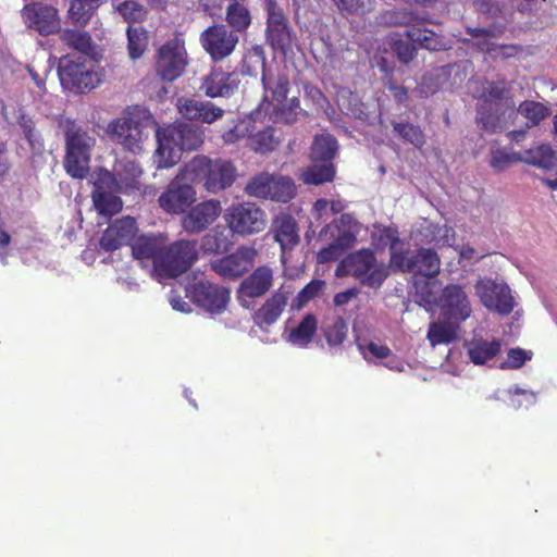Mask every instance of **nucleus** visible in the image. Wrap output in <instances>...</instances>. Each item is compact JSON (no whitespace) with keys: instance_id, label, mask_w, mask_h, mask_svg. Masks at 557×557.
<instances>
[{"instance_id":"nucleus-1","label":"nucleus","mask_w":557,"mask_h":557,"mask_svg":"<svg viewBox=\"0 0 557 557\" xmlns=\"http://www.w3.org/2000/svg\"><path fill=\"white\" fill-rule=\"evenodd\" d=\"M186 129L182 124L162 128L148 110L136 106L126 109L120 117L109 123L106 134L116 139H143L150 136L154 139H185Z\"/></svg>"},{"instance_id":"nucleus-2","label":"nucleus","mask_w":557,"mask_h":557,"mask_svg":"<svg viewBox=\"0 0 557 557\" xmlns=\"http://www.w3.org/2000/svg\"><path fill=\"white\" fill-rule=\"evenodd\" d=\"M385 237L389 243V268L393 271L412 273L423 277H435L441 271V259L432 248H420L416 251L398 249L400 244L397 231L386 228Z\"/></svg>"},{"instance_id":"nucleus-3","label":"nucleus","mask_w":557,"mask_h":557,"mask_svg":"<svg viewBox=\"0 0 557 557\" xmlns=\"http://www.w3.org/2000/svg\"><path fill=\"white\" fill-rule=\"evenodd\" d=\"M338 275L351 276L363 287L379 289L383 282L389 275L384 263L379 262L373 251L370 249H360L349 253L336 268Z\"/></svg>"},{"instance_id":"nucleus-4","label":"nucleus","mask_w":557,"mask_h":557,"mask_svg":"<svg viewBox=\"0 0 557 557\" xmlns=\"http://www.w3.org/2000/svg\"><path fill=\"white\" fill-rule=\"evenodd\" d=\"M198 260L197 240L180 239L152 259L153 272L160 278H176L186 273Z\"/></svg>"},{"instance_id":"nucleus-5","label":"nucleus","mask_w":557,"mask_h":557,"mask_svg":"<svg viewBox=\"0 0 557 557\" xmlns=\"http://www.w3.org/2000/svg\"><path fill=\"white\" fill-rule=\"evenodd\" d=\"M527 163L550 171L557 165V151L547 144H541L524 151H515L510 148H494L491 151V168L495 171H503L515 163Z\"/></svg>"},{"instance_id":"nucleus-6","label":"nucleus","mask_w":557,"mask_h":557,"mask_svg":"<svg viewBox=\"0 0 557 557\" xmlns=\"http://www.w3.org/2000/svg\"><path fill=\"white\" fill-rule=\"evenodd\" d=\"M422 300L426 305H436L440 308L441 318L451 319L454 321H466L471 317V302L462 286L459 284H447L441 290L438 298L429 289V284H424Z\"/></svg>"},{"instance_id":"nucleus-7","label":"nucleus","mask_w":557,"mask_h":557,"mask_svg":"<svg viewBox=\"0 0 557 557\" xmlns=\"http://www.w3.org/2000/svg\"><path fill=\"white\" fill-rule=\"evenodd\" d=\"M224 222L231 233L247 237L259 234L265 230L267 216L257 203L252 201H244L233 203L224 213Z\"/></svg>"},{"instance_id":"nucleus-8","label":"nucleus","mask_w":557,"mask_h":557,"mask_svg":"<svg viewBox=\"0 0 557 557\" xmlns=\"http://www.w3.org/2000/svg\"><path fill=\"white\" fill-rule=\"evenodd\" d=\"M186 297L209 314H221L231 301V290L207 280L196 281L186 287Z\"/></svg>"},{"instance_id":"nucleus-9","label":"nucleus","mask_w":557,"mask_h":557,"mask_svg":"<svg viewBox=\"0 0 557 557\" xmlns=\"http://www.w3.org/2000/svg\"><path fill=\"white\" fill-rule=\"evenodd\" d=\"M189 171L203 174V188L216 194L232 186L235 182V166L228 161L196 158L189 164Z\"/></svg>"},{"instance_id":"nucleus-10","label":"nucleus","mask_w":557,"mask_h":557,"mask_svg":"<svg viewBox=\"0 0 557 557\" xmlns=\"http://www.w3.org/2000/svg\"><path fill=\"white\" fill-rule=\"evenodd\" d=\"M188 64L185 42L180 37L169 39L157 53L156 71L161 79L174 82L183 75Z\"/></svg>"},{"instance_id":"nucleus-11","label":"nucleus","mask_w":557,"mask_h":557,"mask_svg":"<svg viewBox=\"0 0 557 557\" xmlns=\"http://www.w3.org/2000/svg\"><path fill=\"white\" fill-rule=\"evenodd\" d=\"M258 258V249L253 245H240L224 257L210 262V269L224 280H238L252 268Z\"/></svg>"},{"instance_id":"nucleus-12","label":"nucleus","mask_w":557,"mask_h":557,"mask_svg":"<svg viewBox=\"0 0 557 557\" xmlns=\"http://www.w3.org/2000/svg\"><path fill=\"white\" fill-rule=\"evenodd\" d=\"M238 40V35L224 24H213L203 29L199 36L201 47L215 62L231 55Z\"/></svg>"},{"instance_id":"nucleus-13","label":"nucleus","mask_w":557,"mask_h":557,"mask_svg":"<svg viewBox=\"0 0 557 557\" xmlns=\"http://www.w3.org/2000/svg\"><path fill=\"white\" fill-rule=\"evenodd\" d=\"M58 73L62 86L76 92L94 89L100 83V75L97 72L71 57L61 58Z\"/></svg>"},{"instance_id":"nucleus-14","label":"nucleus","mask_w":557,"mask_h":557,"mask_svg":"<svg viewBox=\"0 0 557 557\" xmlns=\"http://www.w3.org/2000/svg\"><path fill=\"white\" fill-rule=\"evenodd\" d=\"M117 190L120 186L112 173L108 171L99 173L92 190V205L99 214L111 218L121 211L123 202L116 195Z\"/></svg>"},{"instance_id":"nucleus-15","label":"nucleus","mask_w":557,"mask_h":557,"mask_svg":"<svg viewBox=\"0 0 557 557\" xmlns=\"http://www.w3.org/2000/svg\"><path fill=\"white\" fill-rule=\"evenodd\" d=\"M273 285L272 269L260 265L238 284L237 301L244 309H250L256 299L263 297Z\"/></svg>"},{"instance_id":"nucleus-16","label":"nucleus","mask_w":557,"mask_h":557,"mask_svg":"<svg viewBox=\"0 0 557 557\" xmlns=\"http://www.w3.org/2000/svg\"><path fill=\"white\" fill-rule=\"evenodd\" d=\"M25 24L38 32L41 36H48L61 30V20L58 10L42 2L26 4L22 10Z\"/></svg>"},{"instance_id":"nucleus-17","label":"nucleus","mask_w":557,"mask_h":557,"mask_svg":"<svg viewBox=\"0 0 557 557\" xmlns=\"http://www.w3.org/2000/svg\"><path fill=\"white\" fill-rule=\"evenodd\" d=\"M221 202L216 199L203 200L187 210L181 219V226L187 234L205 232L221 216Z\"/></svg>"},{"instance_id":"nucleus-18","label":"nucleus","mask_w":557,"mask_h":557,"mask_svg":"<svg viewBox=\"0 0 557 557\" xmlns=\"http://www.w3.org/2000/svg\"><path fill=\"white\" fill-rule=\"evenodd\" d=\"M476 294L484 308L502 315L511 313L515 308L511 290L504 284H498L492 280L480 281L476 284Z\"/></svg>"},{"instance_id":"nucleus-19","label":"nucleus","mask_w":557,"mask_h":557,"mask_svg":"<svg viewBox=\"0 0 557 557\" xmlns=\"http://www.w3.org/2000/svg\"><path fill=\"white\" fill-rule=\"evenodd\" d=\"M136 220L132 216H122L107 226L102 233L99 246L106 252H114L122 246H127L137 237Z\"/></svg>"},{"instance_id":"nucleus-20","label":"nucleus","mask_w":557,"mask_h":557,"mask_svg":"<svg viewBox=\"0 0 557 557\" xmlns=\"http://www.w3.org/2000/svg\"><path fill=\"white\" fill-rule=\"evenodd\" d=\"M195 200L194 187L186 183L172 181L165 191L159 196V206L170 214H182Z\"/></svg>"},{"instance_id":"nucleus-21","label":"nucleus","mask_w":557,"mask_h":557,"mask_svg":"<svg viewBox=\"0 0 557 557\" xmlns=\"http://www.w3.org/2000/svg\"><path fill=\"white\" fill-rule=\"evenodd\" d=\"M89 149L87 141H67L64 168L72 178L83 180L89 173Z\"/></svg>"},{"instance_id":"nucleus-22","label":"nucleus","mask_w":557,"mask_h":557,"mask_svg":"<svg viewBox=\"0 0 557 557\" xmlns=\"http://www.w3.org/2000/svg\"><path fill=\"white\" fill-rule=\"evenodd\" d=\"M288 304V293L277 289L272 293L269 299H265L260 309L253 313V323L260 329H268L274 324L282 315Z\"/></svg>"},{"instance_id":"nucleus-23","label":"nucleus","mask_w":557,"mask_h":557,"mask_svg":"<svg viewBox=\"0 0 557 557\" xmlns=\"http://www.w3.org/2000/svg\"><path fill=\"white\" fill-rule=\"evenodd\" d=\"M178 110L188 120L213 123L223 116L224 111L210 101L183 98L178 100Z\"/></svg>"},{"instance_id":"nucleus-24","label":"nucleus","mask_w":557,"mask_h":557,"mask_svg":"<svg viewBox=\"0 0 557 557\" xmlns=\"http://www.w3.org/2000/svg\"><path fill=\"white\" fill-rule=\"evenodd\" d=\"M238 87V82L230 73L221 70H212L208 75L203 76L200 90L207 97H228Z\"/></svg>"},{"instance_id":"nucleus-25","label":"nucleus","mask_w":557,"mask_h":557,"mask_svg":"<svg viewBox=\"0 0 557 557\" xmlns=\"http://www.w3.org/2000/svg\"><path fill=\"white\" fill-rule=\"evenodd\" d=\"M261 82L265 91L263 101H268L269 92L272 97V107L282 104L286 101L287 94L289 91V82L282 71L278 69H269L268 72L263 73Z\"/></svg>"},{"instance_id":"nucleus-26","label":"nucleus","mask_w":557,"mask_h":557,"mask_svg":"<svg viewBox=\"0 0 557 557\" xmlns=\"http://www.w3.org/2000/svg\"><path fill=\"white\" fill-rule=\"evenodd\" d=\"M272 234L284 252L295 248L299 243L296 220L289 214H281L272 221Z\"/></svg>"},{"instance_id":"nucleus-27","label":"nucleus","mask_w":557,"mask_h":557,"mask_svg":"<svg viewBox=\"0 0 557 557\" xmlns=\"http://www.w3.org/2000/svg\"><path fill=\"white\" fill-rule=\"evenodd\" d=\"M132 246L133 258L137 260H152L166 249V236L159 235H139L128 244Z\"/></svg>"},{"instance_id":"nucleus-28","label":"nucleus","mask_w":557,"mask_h":557,"mask_svg":"<svg viewBox=\"0 0 557 557\" xmlns=\"http://www.w3.org/2000/svg\"><path fill=\"white\" fill-rule=\"evenodd\" d=\"M233 139H273L274 129L253 115L239 121L232 129Z\"/></svg>"},{"instance_id":"nucleus-29","label":"nucleus","mask_w":557,"mask_h":557,"mask_svg":"<svg viewBox=\"0 0 557 557\" xmlns=\"http://www.w3.org/2000/svg\"><path fill=\"white\" fill-rule=\"evenodd\" d=\"M465 321L443 319L431 322L428 326L426 339L431 347L449 345L458 338L459 325Z\"/></svg>"},{"instance_id":"nucleus-30","label":"nucleus","mask_w":557,"mask_h":557,"mask_svg":"<svg viewBox=\"0 0 557 557\" xmlns=\"http://www.w3.org/2000/svg\"><path fill=\"white\" fill-rule=\"evenodd\" d=\"M203 141H157L156 162L159 169L173 168L180 160L184 149H197L199 144Z\"/></svg>"},{"instance_id":"nucleus-31","label":"nucleus","mask_w":557,"mask_h":557,"mask_svg":"<svg viewBox=\"0 0 557 557\" xmlns=\"http://www.w3.org/2000/svg\"><path fill=\"white\" fill-rule=\"evenodd\" d=\"M465 348H467L468 358L473 364H484L499 354L502 342L498 338L490 342L483 338H471L465 343Z\"/></svg>"},{"instance_id":"nucleus-32","label":"nucleus","mask_w":557,"mask_h":557,"mask_svg":"<svg viewBox=\"0 0 557 557\" xmlns=\"http://www.w3.org/2000/svg\"><path fill=\"white\" fill-rule=\"evenodd\" d=\"M480 97L483 99L482 104L491 103L495 106L496 111L515 109L516 107L512 97L503 82H485Z\"/></svg>"},{"instance_id":"nucleus-33","label":"nucleus","mask_w":557,"mask_h":557,"mask_svg":"<svg viewBox=\"0 0 557 557\" xmlns=\"http://www.w3.org/2000/svg\"><path fill=\"white\" fill-rule=\"evenodd\" d=\"M507 113H509V115L513 114L515 109H504L502 111H496L495 106L491 103L481 104L478 109L476 121L483 129L497 133L506 127Z\"/></svg>"},{"instance_id":"nucleus-34","label":"nucleus","mask_w":557,"mask_h":557,"mask_svg":"<svg viewBox=\"0 0 557 557\" xmlns=\"http://www.w3.org/2000/svg\"><path fill=\"white\" fill-rule=\"evenodd\" d=\"M61 41L79 53L96 59L98 57L97 46L90 35L86 32L64 29L60 33Z\"/></svg>"},{"instance_id":"nucleus-35","label":"nucleus","mask_w":557,"mask_h":557,"mask_svg":"<svg viewBox=\"0 0 557 557\" xmlns=\"http://www.w3.org/2000/svg\"><path fill=\"white\" fill-rule=\"evenodd\" d=\"M455 70L453 66H442L432 72L423 75L420 91L425 96L433 95L438 90L450 89L454 83L449 82L451 72Z\"/></svg>"},{"instance_id":"nucleus-36","label":"nucleus","mask_w":557,"mask_h":557,"mask_svg":"<svg viewBox=\"0 0 557 557\" xmlns=\"http://www.w3.org/2000/svg\"><path fill=\"white\" fill-rule=\"evenodd\" d=\"M317 333V318L312 313H306L300 323L288 333L287 342L295 347L306 348L312 343Z\"/></svg>"},{"instance_id":"nucleus-37","label":"nucleus","mask_w":557,"mask_h":557,"mask_svg":"<svg viewBox=\"0 0 557 557\" xmlns=\"http://www.w3.org/2000/svg\"><path fill=\"white\" fill-rule=\"evenodd\" d=\"M334 165L332 162H311L301 170L300 178L306 185H323L333 182Z\"/></svg>"},{"instance_id":"nucleus-38","label":"nucleus","mask_w":557,"mask_h":557,"mask_svg":"<svg viewBox=\"0 0 557 557\" xmlns=\"http://www.w3.org/2000/svg\"><path fill=\"white\" fill-rule=\"evenodd\" d=\"M321 331L329 347L343 345L347 337L346 321L339 315L326 318L324 324H322Z\"/></svg>"},{"instance_id":"nucleus-39","label":"nucleus","mask_w":557,"mask_h":557,"mask_svg":"<svg viewBox=\"0 0 557 557\" xmlns=\"http://www.w3.org/2000/svg\"><path fill=\"white\" fill-rule=\"evenodd\" d=\"M2 114L7 122L20 125L26 139H33V137L38 135L35 123L25 115L21 107L16 104H3Z\"/></svg>"},{"instance_id":"nucleus-40","label":"nucleus","mask_w":557,"mask_h":557,"mask_svg":"<svg viewBox=\"0 0 557 557\" xmlns=\"http://www.w3.org/2000/svg\"><path fill=\"white\" fill-rule=\"evenodd\" d=\"M101 2L102 0H71L69 18L73 23L84 26L90 21Z\"/></svg>"},{"instance_id":"nucleus-41","label":"nucleus","mask_w":557,"mask_h":557,"mask_svg":"<svg viewBox=\"0 0 557 557\" xmlns=\"http://www.w3.org/2000/svg\"><path fill=\"white\" fill-rule=\"evenodd\" d=\"M239 1L237 0L227 7L225 16L226 22L235 34L245 32L251 23L249 10Z\"/></svg>"},{"instance_id":"nucleus-42","label":"nucleus","mask_w":557,"mask_h":557,"mask_svg":"<svg viewBox=\"0 0 557 557\" xmlns=\"http://www.w3.org/2000/svg\"><path fill=\"white\" fill-rule=\"evenodd\" d=\"M404 35L411 41L419 44L428 50H441L443 42L440 37L430 29L412 26L404 32Z\"/></svg>"},{"instance_id":"nucleus-43","label":"nucleus","mask_w":557,"mask_h":557,"mask_svg":"<svg viewBox=\"0 0 557 557\" xmlns=\"http://www.w3.org/2000/svg\"><path fill=\"white\" fill-rule=\"evenodd\" d=\"M517 113L528 120L527 127L537 126L544 119L549 115V109L537 101L525 100L517 108Z\"/></svg>"},{"instance_id":"nucleus-44","label":"nucleus","mask_w":557,"mask_h":557,"mask_svg":"<svg viewBox=\"0 0 557 557\" xmlns=\"http://www.w3.org/2000/svg\"><path fill=\"white\" fill-rule=\"evenodd\" d=\"M268 70L269 69L265 67V55L262 47H251L244 58L242 73L248 76H257L259 71L263 74L268 72Z\"/></svg>"},{"instance_id":"nucleus-45","label":"nucleus","mask_w":557,"mask_h":557,"mask_svg":"<svg viewBox=\"0 0 557 557\" xmlns=\"http://www.w3.org/2000/svg\"><path fill=\"white\" fill-rule=\"evenodd\" d=\"M148 46V35L143 27L128 26L127 49L132 60L143 57Z\"/></svg>"},{"instance_id":"nucleus-46","label":"nucleus","mask_w":557,"mask_h":557,"mask_svg":"<svg viewBox=\"0 0 557 557\" xmlns=\"http://www.w3.org/2000/svg\"><path fill=\"white\" fill-rule=\"evenodd\" d=\"M296 187L292 178L281 176L277 177L274 185L271 186V191L265 194L261 199H270L277 202H287L295 197Z\"/></svg>"},{"instance_id":"nucleus-47","label":"nucleus","mask_w":557,"mask_h":557,"mask_svg":"<svg viewBox=\"0 0 557 557\" xmlns=\"http://www.w3.org/2000/svg\"><path fill=\"white\" fill-rule=\"evenodd\" d=\"M267 36L271 46L283 52L292 48L293 37L288 24L267 27Z\"/></svg>"},{"instance_id":"nucleus-48","label":"nucleus","mask_w":557,"mask_h":557,"mask_svg":"<svg viewBox=\"0 0 557 557\" xmlns=\"http://www.w3.org/2000/svg\"><path fill=\"white\" fill-rule=\"evenodd\" d=\"M337 141H312L309 159L311 163H332L336 154Z\"/></svg>"},{"instance_id":"nucleus-49","label":"nucleus","mask_w":557,"mask_h":557,"mask_svg":"<svg viewBox=\"0 0 557 557\" xmlns=\"http://www.w3.org/2000/svg\"><path fill=\"white\" fill-rule=\"evenodd\" d=\"M276 178L267 174H260L248 182L245 191L251 197L262 198L271 191V186L275 184Z\"/></svg>"},{"instance_id":"nucleus-50","label":"nucleus","mask_w":557,"mask_h":557,"mask_svg":"<svg viewBox=\"0 0 557 557\" xmlns=\"http://www.w3.org/2000/svg\"><path fill=\"white\" fill-rule=\"evenodd\" d=\"M298 109H300L299 101L293 98L288 106L284 103L274 106L271 115L276 122L289 124L295 121Z\"/></svg>"},{"instance_id":"nucleus-51","label":"nucleus","mask_w":557,"mask_h":557,"mask_svg":"<svg viewBox=\"0 0 557 557\" xmlns=\"http://www.w3.org/2000/svg\"><path fill=\"white\" fill-rule=\"evenodd\" d=\"M116 9L123 18L128 22L141 21L146 15V10L144 7L134 0L123 1L117 5Z\"/></svg>"},{"instance_id":"nucleus-52","label":"nucleus","mask_w":557,"mask_h":557,"mask_svg":"<svg viewBox=\"0 0 557 557\" xmlns=\"http://www.w3.org/2000/svg\"><path fill=\"white\" fill-rule=\"evenodd\" d=\"M338 9L350 13L363 14L373 9L375 0H333Z\"/></svg>"},{"instance_id":"nucleus-53","label":"nucleus","mask_w":557,"mask_h":557,"mask_svg":"<svg viewBox=\"0 0 557 557\" xmlns=\"http://www.w3.org/2000/svg\"><path fill=\"white\" fill-rule=\"evenodd\" d=\"M227 238L218 233H208L202 238L203 250L211 253H219L227 249Z\"/></svg>"},{"instance_id":"nucleus-54","label":"nucleus","mask_w":557,"mask_h":557,"mask_svg":"<svg viewBox=\"0 0 557 557\" xmlns=\"http://www.w3.org/2000/svg\"><path fill=\"white\" fill-rule=\"evenodd\" d=\"M472 38L476 41L474 45L482 51H491L495 44L492 41L494 33L485 28H473L469 30Z\"/></svg>"},{"instance_id":"nucleus-55","label":"nucleus","mask_w":557,"mask_h":557,"mask_svg":"<svg viewBox=\"0 0 557 557\" xmlns=\"http://www.w3.org/2000/svg\"><path fill=\"white\" fill-rule=\"evenodd\" d=\"M322 280L313 278L309 281V283L301 288L300 293H298V296H296V299H298V304H300V306H304L310 300L314 299L315 296H318L319 293L322 290Z\"/></svg>"},{"instance_id":"nucleus-56","label":"nucleus","mask_w":557,"mask_h":557,"mask_svg":"<svg viewBox=\"0 0 557 557\" xmlns=\"http://www.w3.org/2000/svg\"><path fill=\"white\" fill-rule=\"evenodd\" d=\"M267 27H274L287 24V20L283 10L277 5V3L274 0H267Z\"/></svg>"},{"instance_id":"nucleus-57","label":"nucleus","mask_w":557,"mask_h":557,"mask_svg":"<svg viewBox=\"0 0 557 557\" xmlns=\"http://www.w3.org/2000/svg\"><path fill=\"white\" fill-rule=\"evenodd\" d=\"M58 135L64 139H81L83 136L82 128L69 119H61L58 122Z\"/></svg>"},{"instance_id":"nucleus-58","label":"nucleus","mask_w":557,"mask_h":557,"mask_svg":"<svg viewBox=\"0 0 557 557\" xmlns=\"http://www.w3.org/2000/svg\"><path fill=\"white\" fill-rule=\"evenodd\" d=\"M508 359L502 368H508L511 370H518L525 363L530 356L527 355L522 348H511L508 350Z\"/></svg>"},{"instance_id":"nucleus-59","label":"nucleus","mask_w":557,"mask_h":557,"mask_svg":"<svg viewBox=\"0 0 557 557\" xmlns=\"http://www.w3.org/2000/svg\"><path fill=\"white\" fill-rule=\"evenodd\" d=\"M394 132L403 139H414L421 135L420 128L410 123H395Z\"/></svg>"},{"instance_id":"nucleus-60","label":"nucleus","mask_w":557,"mask_h":557,"mask_svg":"<svg viewBox=\"0 0 557 557\" xmlns=\"http://www.w3.org/2000/svg\"><path fill=\"white\" fill-rule=\"evenodd\" d=\"M346 250H347L346 248L336 247L334 245H329L326 247H322V249L319 250V252H318V260H319V262H322V263L334 262Z\"/></svg>"},{"instance_id":"nucleus-61","label":"nucleus","mask_w":557,"mask_h":557,"mask_svg":"<svg viewBox=\"0 0 557 557\" xmlns=\"http://www.w3.org/2000/svg\"><path fill=\"white\" fill-rule=\"evenodd\" d=\"M395 51L398 59L405 64L409 63L416 55V48L410 42L397 41Z\"/></svg>"},{"instance_id":"nucleus-62","label":"nucleus","mask_w":557,"mask_h":557,"mask_svg":"<svg viewBox=\"0 0 557 557\" xmlns=\"http://www.w3.org/2000/svg\"><path fill=\"white\" fill-rule=\"evenodd\" d=\"M356 243V235H354L350 231H343L339 233L338 237H336L333 243L329 246H335L339 248L349 249Z\"/></svg>"},{"instance_id":"nucleus-63","label":"nucleus","mask_w":557,"mask_h":557,"mask_svg":"<svg viewBox=\"0 0 557 557\" xmlns=\"http://www.w3.org/2000/svg\"><path fill=\"white\" fill-rule=\"evenodd\" d=\"M367 351L376 359H385L391 356V349L388 346L375 343H370L369 346H367Z\"/></svg>"},{"instance_id":"nucleus-64","label":"nucleus","mask_w":557,"mask_h":557,"mask_svg":"<svg viewBox=\"0 0 557 557\" xmlns=\"http://www.w3.org/2000/svg\"><path fill=\"white\" fill-rule=\"evenodd\" d=\"M356 295L357 290L354 288L339 292L335 294V297H333V304H335V306L347 305L352 298L356 297Z\"/></svg>"}]
</instances>
